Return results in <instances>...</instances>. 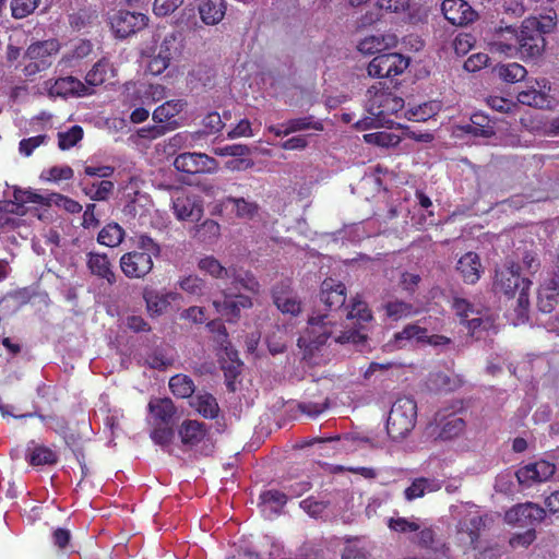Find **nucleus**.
<instances>
[{"label": "nucleus", "instance_id": "obj_45", "mask_svg": "<svg viewBox=\"0 0 559 559\" xmlns=\"http://www.w3.org/2000/svg\"><path fill=\"white\" fill-rule=\"evenodd\" d=\"M498 75L507 83L522 81L526 74V69L518 62L501 64L497 68Z\"/></svg>", "mask_w": 559, "mask_h": 559}, {"label": "nucleus", "instance_id": "obj_15", "mask_svg": "<svg viewBox=\"0 0 559 559\" xmlns=\"http://www.w3.org/2000/svg\"><path fill=\"white\" fill-rule=\"evenodd\" d=\"M556 473V465L546 460H539L520 467L515 472L520 485L531 487L535 483H543L550 479Z\"/></svg>", "mask_w": 559, "mask_h": 559}, {"label": "nucleus", "instance_id": "obj_8", "mask_svg": "<svg viewBox=\"0 0 559 559\" xmlns=\"http://www.w3.org/2000/svg\"><path fill=\"white\" fill-rule=\"evenodd\" d=\"M178 435L185 447L193 449L202 443V453L207 455L213 452L214 443L206 424L194 419H186L179 426Z\"/></svg>", "mask_w": 559, "mask_h": 559}, {"label": "nucleus", "instance_id": "obj_54", "mask_svg": "<svg viewBox=\"0 0 559 559\" xmlns=\"http://www.w3.org/2000/svg\"><path fill=\"white\" fill-rule=\"evenodd\" d=\"M40 0H12L11 10L15 19H24L32 14L38 7Z\"/></svg>", "mask_w": 559, "mask_h": 559}, {"label": "nucleus", "instance_id": "obj_59", "mask_svg": "<svg viewBox=\"0 0 559 559\" xmlns=\"http://www.w3.org/2000/svg\"><path fill=\"white\" fill-rule=\"evenodd\" d=\"M207 328L215 334V342L226 352L230 345L228 333L224 323L219 320H213L207 323Z\"/></svg>", "mask_w": 559, "mask_h": 559}, {"label": "nucleus", "instance_id": "obj_58", "mask_svg": "<svg viewBox=\"0 0 559 559\" xmlns=\"http://www.w3.org/2000/svg\"><path fill=\"white\" fill-rule=\"evenodd\" d=\"M364 140L368 144H374L382 147L396 144V135L386 131H377L364 134Z\"/></svg>", "mask_w": 559, "mask_h": 559}, {"label": "nucleus", "instance_id": "obj_23", "mask_svg": "<svg viewBox=\"0 0 559 559\" xmlns=\"http://www.w3.org/2000/svg\"><path fill=\"white\" fill-rule=\"evenodd\" d=\"M86 265L92 275L106 281L110 286L116 284L117 276L106 253L88 252Z\"/></svg>", "mask_w": 559, "mask_h": 559}, {"label": "nucleus", "instance_id": "obj_7", "mask_svg": "<svg viewBox=\"0 0 559 559\" xmlns=\"http://www.w3.org/2000/svg\"><path fill=\"white\" fill-rule=\"evenodd\" d=\"M334 316L330 313L312 314L308 319V325L298 342H307L313 348L324 345L336 332V323L332 320Z\"/></svg>", "mask_w": 559, "mask_h": 559}, {"label": "nucleus", "instance_id": "obj_10", "mask_svg": "<svg viewBox=\"0 0 559 559\" xmlns=\"http://www.w3.org/2000/svg\"><path fill=\"white\" fill-rule=\"evenodd\" d=\"M173 210L179 221L197 222L203 216V199L197 193L180 189L173 198Z\"/></svg>", "mask_w": 559, "mask_h": 559}, {"label": "nucleus", "instance_id": "obj_16", "mask_svg": "<svg viewBox=\"0 0 559 559\" xmlns=\"http://www.w3.org/2000/svg\"><path fill=\"white\" fill-rule=\"evenodd\" d=\"M272 299L282 313L298 316L301 312V301L294 293L289 280L281 281L272 287Z\"/></svg>", "mask_w": 559, "mask_h": 559}, {"label": "nucleus", "instance_id": "obj_28", "mask_svg": "<svg viewBox=\"0 0 559 559\" xmlns=\"http://www.w3.org/2000/svg\"><path fill=\"white\" fill-rule=\"evenodd\" d=\"M14 201L4 202L0 210L13 214H24V205L28 203L41 204L44 198L32 190L15 188L13 191Z\"/></svg>", "mask_w": 559, "mask_h": 559}, {"label": "nucleus", "instance_id": "obj_41", "mask_svg": "<svg viewBox=\"0 0 559 559\" xmlns=\"http://www.w3.org/2000/svg\"><path fill=\"white\" fill-rule=\"evenodd\" d=\"M282 127H286V133H294L309 129H313L316 131L324 130L323 122L321 120H314L313 116L289 119L284 122Z\"/></svg>", "mask_w": 559, "mask_h": 559}, {"label": "nucleus", "instance_id": "obj_55", "mask_svg": "<svg viewBox=\"0 0 559 559\" xmlns=\"http://www.w3.org/2000/svg\"><path fill=\"white\" fill-rule=\"evenodd\" d=\"M48 139L49 138L47 134H38L35 136L22 139L19 143V152L21 155L29 157L37 147L46 144Z\"/></svg>", "mask_w": 559, "mask_h": 559}, {"label": "nucleus", "instance_id": "obj_38", "mask_svg": "<svg viewBox=\"0 0 559 559\" xmlns=\"http://www.w3.org/2000/svg\"><path fill=\"white\" fill-rule=\"evenodd\" d=\"M169 390L177 399L193 397L195 385L191 377L182 373L173 376L168 382Z\"/></svg>", "mask_w": 559, "mask_h": 559}, {"label": "nucleus", "instance_id": "obj_31", "mask_svg": "<svg viewBox=\"0 0 559 559\" xmlns=\"http://www.w3.org/2000/svg\"><path fill=\"white\" fill-rule=\"evenodd\" d=\"M442 488V480L437 478L418 477L404 490L407 501L424 497L426 493L436 492Z\"/></svg>", "mask_w": 559, "mask_h": 559}, {"label": "nucleus", "instance_id": "obj_27", "mask_svg": "<svg viewBox=\"0 0 559 559\" xmlns=\"http://www.w3.org/2000/svg\"><path fill=\"white\" fill-rule=\"evenodd\" d=\"M79 186L82 192L93 201H107L115 189L111 180H93L88 177H80Z\"/></svg>", "mask_w": 559, "mask_h": 559}, {"label": "nucleus", "instance_id": "obj_11", "mask_svg": "<svg viewBox=\"0 0 559 559\" xmlns=\"http://www.w3.org/2000/svg\"><path fill=\"white\" fill-rule=\"evenodd\" d=\"M546 516V511L533 502L520 503L508 510L504 514L507 523L519 527L534 528Z\"/></svg>", "mask_w": 559, "mask_h": 559}, {"label": "nucleus", "instance_id": "obj_5", "mask_svg": "<svg viewBox=\"0 0 559 559\" xmlns=\"http://www.w3.org/2000/svg\"><path fill=\"white\" fill-rule=\"evenodd\" d=\"M157 52L148 61L147 71L153 75L162 74L173 60L180 57L183 50V36L179 31H171L164 35L157 46Z\"/></svg>", "mask_w": 559, "mask_h": 559}, {"label": "nucleus", "instance_id": "obj_46", "mask_svg": "<svg viewBox=\"0 0 559 559\" xmlns=\"http://www.w3.org/2000/svg\"><path fill=\"white\" fill-rule=\"evenodd\" d=\"M221 235V225L213 219H205L202 224L197 226L195 237L198 240L212 243Z\"/></svg>", "mask_w": 559, "mask_h": 559}, {"label": "nucleus", "instance_id": "obj_44", "mask_svg": "<svg viewBox=\"0 0 559 559\" xmlns=\"http://www.w3.org/2000/svg\"><path fill=\"white\" fill-rule=\"evenodd\" d=\"M228 203H233L235 206L236 215L239 218H253L259 211V205L257 202L248 201L243 198H234L227 197L224 201Z\"/></svg>", "mask_w": 559, "mask_h": 559}, {"label": "nucleus", "instance_id": "obj_50", "mask_svg": "<svg viewBox=\"0 0 559 559\" xmlns=\"http://www.w3.org/2000/svg\"><path fill=\"white\" fill-rule=\"evenodd\" d=\"M229 280L231 281V284L236 290L241 287L255 295L260 292L259 282L253 275L249 273H246L245 276H241L240 274H237L236 270L233 267L231 276Z\"/></svg>", "mask_w": 559, "mask_h": 559}, {"label": "nucleus", "instance_id": "obj_14", "mask_svg": "<svg viewBox=\"0 0 559 559\" xmlns=\"http://www.w3.org/2000/svg\"><path fill=\"white\" fill-rule=\"evenodd\" d=\"M120 269L128 278H144L153 270V259L147 252L133 250L126 252L119 260Z\"/></svg>", "mask_w": 559, "mask_h": 559}, {"label": "nucleus", "instance_id": "obj_21", "mask_svg": "<svg viewBox=\"0 0 559 559\" xmlns=\"http://www.w3.org/2000/svg\"><path fill=\"white\" fill-rule=\"evenodd\" d=\"M147 411L152 424H174L177 407L170 397H151Z\"/></svg>", "mask_w": 559, "mask_h": 559}, {"label": "nucleus", "instance_id": "obj_30", "mask_svg": "<svg viewBox=\"0 0 559 559\" xmlns=\"http://www.w3.org/2000/svg\"><path fill=\"white\" fill-rule=\"evenodd\" d=\"M225 0H202L198 11L201 21L206 25H217L226 14Z\"/></svg>", "mask_w": 559, "mask_h": 559}, {"label": "nucleus", "instance_id": "obj_63", "mask_svg": "<svg viewBox=\"0 0 559 559\" xmlns=\"http://www.w3.org/2000/svg\"><path fill=\"white\" fill-rule=\"evenodd\" d=\"M329 407V399H324L323 402H301L298 404V409L302 413L308 415L309 417H317L320 414H322L325 409Z\"/></svg>", "mask_w": 559, "mask_h": 559}, {"label": "nucleus", "instance_id": "obj_18", "mask_svg": "<svg viewBox=\"0 0 559 559\" xmlns=\"http://www.w3.org/2000/svg\"><path fill=\"white\" fill-rule=\"evenodd\" d=\"M228 290V288L223 289L224 300H214L213 306L221 316L233 322L240 317L241 309L252 307V300L246 295L233 294Z\"/></svg>", "mask_w": 559, "mask_h": 559}, {"label": "nucleus", "instance_id": "obj_22", "mask_svg": "<svg viewBox=\"0 0 559 559\" xmlns=\"http://www.w3.org/2000/svg\"><path fill=\"white\" fill-rule=\"evenodd\" d=\"M179 294L175 292H159L152 288H145L143 292L146 310L152 318L164 314L170 306V302L177 300Z\"/></svg>", "mask_w": 559, "mask_h": 559}, {"label": "nucleus", "instance_id": "obj_12", "mask_svg": "<svg viewBox=\"0 0 559 559\" xmlns=\"http://www.w3.org/2000/svg\"><path fill=\"white\" fill-rule=\"evenodd\" d=\"M519 33L520 28L518 29L512 25L495 28L488 40L490 52L503 55L509 58H516V46L520 43Z\"/></svg>", "mask_w": 559, "mask_h": 559}, {"label": "nucleus", "instance_id": "obj_13", "mask_svg": "<svg viewBox=\"0 0 559 559\" xmlns=\"http://www.w3.org/2000/svg\"><path fill=\"white\" fill-rule=\"evenodd\" d=\"M174 167L181 173L189 175L215 173L218 163L215 158L204 153H182L174 160Z\"/></svg>", "mask_w": 559, "mask_h": 559}, {"label": "nucleus", "instance_id": "obj_17", "mask_svg": "<svg viewBox=\"0 0 559 559\" xmlns=\"http://www.w3.org/2000/svg\"><path fill=\"white\" fill-rule=\"evenodd\" d=\"M319 300L328 312H337L345 305L346 287L342 282L325 278L320 288Z\"/></svg>", "mask_w": 559, "mask_h": 559}, {"label": "nucleus", "instance_id": "obj_51", "mask_svg": "<svg viewBox=\"0 0 559 559\" xmlns=\"http://www.w3.org/2000/svg\"><path fill=\"white\" fill-rule=\"evenodd\" d=\"M83 138V129L80 126H73L66 132L58 133V146L60 150H69L78 144Z\"/></svg>", "mask_w": 559, "mask_h": 559}, {"label": "nucleus", "instance_id": "obj_35", "mask_svg": "<svg viewBox=\"0 0 559 559\" xmlns=\"http://www.w3.org/2000/svg\"><path fill=\"white\" fill-rule=\"evenodd\" d=\"M124 229L116 222L106 224L97 235V242L102 246L116 248L124 239Z\"/></svg>", "mask_w": 559, "mask_h": 559}, {"label": "nucleus", "instance_id": "obj_6", "mask_svg": "<svg viewBox=\"0 0 559 559\" xmlns=\"http://www.w3.org/2000/svg\"><path fill=\"white\" fill-rule=\"evenodd\" d=\"M60 50V43L57 39H47L32 44L25 51L24 59L28 62L23 68L26 76L35 75L45 71L52 64L55 56Z\"/></svg>", "mask_w": 559, "mask_h": 559}, {"label": "nucleus", "instance_id": "obj_49", "mask_svg": "<svg viewBox=\"0 0 559 559\" xmlns=\"http://www.w3.org/2000/svg\"><path fill=\"white\" fill-rule=\"evenodd\" d=\"M179 287L189 295L202 296L206 292V283L197 275H189L178 282Z\"/></svg>", "mask_w": 559, "mask_h": 559}, {"label": "nucleus", "instance_id": "obj_29", "mask_svg": "<svg viewBox=\"0 0 559 559\" xmlns=\"http://www.w3.org/2000/svg\"><path fill=\"white\" fill-rule=\"evenodd\" d=\"M456 270L466 284H475L480 278L481 273L479 255L472 251L466 252L459 259Z\"/></svg>", "mask_w": 559, "mask_h": 559}, {"label": "nucleus", "instance_id": "obj_60", "mask_svg": "<svg viewBox=\"0 0 559 559\" xmlns=\"http://www.w3.org/2000/svg\"><path fill=\"white\" fill-rule=\"evenodd\" d=\"M348 319H357L360 323L369 322L372 319V313L366 302L357 300L352 305L350 310L347 312Z\"/></svg>", "mask_w": 559, "mask_h": 559}, {"label": "nucleus", "instance_id": "obj_19", "mask_svg": "<svg viewBox=\"0 0 559 559\" xmlns=\"http://www.w3.org/2000/svg\"><path fill=\"white\" fill-rule=\"evenodd\" d=\"M441 10L452 25L463 26L477 19V12L465 0H443Z\"/></svg>", "mask_w": 559, "mask_h": 559}, {"label": "nucleus", "instance_id": "obj_56", "mask_svg": "<svg viewBox=\"0 0 559 559\" xmlns=\"http://www.w3.org/2000/svg\"><path fill=\"white\" fill-rule=\"evenodd\" d=\"M108 64L104 61L96 62L87 72L85 81L91 86L102 85L107 79Z\"/></svg>", "mask_w": 559, "mask_h": 559}, {"label": "nucleus", "instance_id": "obj_9", "mask_svg": "<svg viewBox=\"0 0 559 559\" xmlns=\"http://www.w3.org/2000/svg\"><path fill=\"white\" fill-rule=\"evenodd\" d=\"M409 64L408 58L397 52L376 56L368 64L367 72L372 78H394L403 73Z\"/></svg>", "mask_w": 559, "mask_h": 559}, {"label": "nucleus", "instance_id": "obj_61", "mask_svg": "<svg viewBox=\"0 0 559 559\" xmlns=\"http://www.w3.org/2000/svg\"><path fill=\"white\" fill-rule=\"evenodd\" d=\"M477 317L468 318L464 321L472 335L479 331H487L492 326V320L487 316H480L479 311L475 312Z\"/></svg>", "mask_w": 559, "mask_h": 559}, {"label": "nucleus", "instance_id": "obj_37", "mask_svg": "<svg viewBox=\"0 0 559 559\" xmlns=\"http://www.w3.org/2000/svg\"><path fill=\"white\" fill-rule=\"evenodd\" d=\"M558 283L554 280L549 285L543 286L538 292L537 307L544 313L554 311L558 304L559 292Z\"/></svg>", "mask_w": 559, "mask_h": 559}, {"label": "nucleus", "instance_id": "obj_34", "mask_svg": "<svg viewBox=\"0 0 559 559\" xmlns=\"http://www.w3.org/2000/svg\"><path fill=\"white\" fill-rule=\"evenodd\" d=\"M428 330L418 325L417 323L406 324L402 331L394 334V343L399 348L406 346V343L416 342L423 344L424 338L427 337Z\"/></svg>", "mask_w": 559, "mask_h": 559}, {"label": "nucleus", "instance_id": "obj_57", "mask_svg": "<svg viewBox=\"0 0 559 559\" xmlns=\"http://www.w3.org/2000/svg\"><path fill=\"white\" fill-rule=\"evenodd\" d=\"M299 507L311 518H319L328 509V501L316 500L314 497L310 496L300 501Z\"/></svg>", "mask_w": 559, "mask_h": 559}, {"label": "nucleus", "instance_id": "obj_64", "mask_svg": "<svg viewBox=\"0 0 559 559\" xmlns=\"http://www.w3.org/2000/svg\"><path fill=\"white\" fill-rule=\"evenodd\" d=\"M182 3L183 0H155L153 11L158 16H167L174 13Z\"/></svg>", "mask_w": 559, "mask_h": 559}, {"label": "nucleus", "instance_id": "obj_4", "mask_svg": "<svg viewBox=\"0 0 559 559\" xmlns=\"http://www.w3.org/2000/svg\"><path fill=\"white\" fill-rule=\"evenodd\" d=\"M544 34L545 29L537 17H526L520 26L516 58L527 60L540 57L546 46Z\"/></svg>", "mask_w": 559, "mask_h": 559}, {"label": "nucleus", "instance_id": "obj_1", "mask_svg": "<svg viewBox=\"0 0 559 559\" xmlns=\"http://www.w3.org/2000/svg\"><path fill=\"white\" fill-rule=\"evenodd\" d=\"M404 105V99L394 88L386 86L384 82H377L366 93V109L370 116L358 120L355 128L364 131L384 126L391 122L389 117L402 110Z\"/></svg>", "mask_w": 559, "mask_h": 559}, {"label": "nucleus", "instance_id": "obj_24", "mask_svg": "<svg viewBox=\"0 0 559 559\" xmlns=\"http://www.w3.org/2000/svg\"><path fill=\"white\" fill-rule=\"evenodd\" d=\"M188 103L186 99H170L165 102L164 104L159 105L155 110L153 111V120L157 123H168L167 129L174 130L178 127V123L176 121H173V119L178 116L180 112L185 110Z\"/></svg>", "mask_w": 559, "mask_h": 559}, {"label": "nucleus", "instance_id": "obj_47", "mask_svg": "<svg viewBox=\"0 0 559 559\" xmlns=\"http://www.w3.org/2000/svg\"><path fill=\"white\" fill-rule=\"evenodd\" d=\"M150 433L152 441L160 447H168L175 437L174 424H152Z\"/></svg>", "mask_w": 559, "mask_h": 559}, {"label": "nucleus", "instance_id": "obj_25", "mask_svg": "<svg viewBox=\"0 0 559 559\" xmlns=\"http://www.w3.org/2000/svg\"><path fill=\"white\" fill-rule=\"evenodd\" d=\"M49 95L55 97H74L86 94V86L74 76L57 79L48 88Z\"/></svg>", "mask_w": 559, "mask_h": 559}, {"label": "nucleus", "instance_id": "obj_20", "mask_svg": "<svg viewBox=\"0 0 559 559\" xmlns=\"http://www.w3.org/2000/svg\"><path fill=\"white\" fill-rule=\"evenodd\" d=\"M147 16L143 13L119 11L112 26L119 37H127L146 26Z\"/></svg>", "mask_w": 559, "mask_h": 559}, {"label": "nucleus", "instance_id": "obj_26", "mask_svg": "<svg viewBox=\"0 0 559 559\" xmlns=\"http://www.w3.org/2000/svg\"><path fill=\"white\" fill-rule=\"evenodd\" d=\"M438 438L448 441L460 437L466 429V421L455 413H439Z\"/></svg>", "mask_w": 559, "mask_h": 559}, {"label": "nucleus", "instance_id": "obj_52", "mask_svg": "<svg viewBox=\"0 0 559 559\" xmlns=\"http://www.w3.org/2000/svg\"><path fill=\"white\" fill-rule=\"evenodd\" d=\"M141 199H145V195H142L139 191H134L133 194H128V200L122 207V214L128 222L143 214V205L140 204Z\"/></svg>", "mask_w": 559, "mask_h": 559}, {"label": "nucleus", "instance_id": "obj_43", "mask_svg": "<svg viewBox=\"0 0 559 559\" xmlns=\"http://www.w3.org/2000/svg\"><path fill=\"white\" fill-rule=\"evenodd\" d=\"M485 119L486 117L483 115H473L471 118V123L462 126L461 130L464 133L472 134L474 136L490 138L495 134V130L492 126L483 124Z\"/></svg>", "mask_w": 559, "mask_h": 559}, {"label": "nucleus", "instance_id": "obj_3", "mask_svg": "<svg viewBox=\"0 0 559 559\" xmlns=\"http://www.w3.org/2000/svg\"><path fill=\"white\" fill-rule=\"evenodd\" d=\"M417 420V404L408 396L399 397L392 405L388 420L386 431L394 440L404 439L415 427Z\"/></svg>", "mask_w": 559, "mask_h": 559}, {"label": "nucleus", "instance_id": "obj_32", "mask_svg": "<svg viewBox=\"0 0 559 559\" xmlns=\"http://www.w3.org/2000/svg\"><path fill=\"white\" fill-rule=\"evenodd\" d=\"M190 406L202 417L214 419L218 416L219 406L216 399L209 392H199L191 401Z\"/></svg>", "mask_w": 559, "mask_h": 559}, {"label": "nucleus", "instance_id": "obj_33", "mask_svg": "<svg viewBox=\"0 0 559 559\" xmlns=\"http://www.w3.org/2000/svg\"><path fill=\"white\" fill-rule=\"evenodd\" d=\"M27 448L26 460L32 466L52 465L58 461L57 453L48 447L37 445L34 441Z\"/></svg>", "mask_w": 559, "mask_h": 559}, {"label": "nucleus", "instance_id": "obj_62", "mask_svg": "<svg viewBox=\"0 0 559 559\" xmlns=\"http://www.w3.org/2000/svg\"><path fill=\"white\" fill-rule=\"evenodd\" d=\"M136 246L140 252H147L151 259H153V257L157 258L160 254V246L146 234L138 236Z\"/></svg>", "mask_w": 559, "mask_h": 559}, {"label": "nucleus", "instance_id": "obj_36", "mask_svg": "<svg viewBox=\"0 0 559 559\" xmlns=\"http://www.w3.org/2000/svg\"><path fill=\"white\" fill-rule=\"evenodd\" d=\"M518 100L523 105L539 109L550 108L552 104V98L549 94L534 87L520 92Z\"/></svg>", "mask_w": 559, "mask_h": 559}, {"label": "nucleus", "instance_id": "obj_39", "mask_svg": "<svg viewBox=\"0 0 559 559\" xmlns=\"http://www.w3.org/2000/svg\"><path fill=\"white\" fill-rule=\"evenodd\" d=\"M198 267L212 277L219 280H229L233 272L231 267L227 269L223 266L221 262L212 255L202 258L198 263Z\"/></svg>", "mask_w": 559, "mask_h": 559}, {"label": "nucleus", "instance_id": "obj_53", "mask_svg": "<svg viewBox=\"0 0 559 559\" xmlns=\"http://www.w3.org/2000/svg\"><path fill=\"white\" fill-rule=\"evenodd\" d=\"M334 341L338 344H362L367 340V335L361 332L360 328H350L334 334Z\"/></svg>", "mask_w": 559, "mask_h": 559}, {"label": "nucleus", "instance_id": "obj_48", "mask_svg": "<svg viewBox=\"0 0 559 559\" xmlns=\"http://www.w3.org/2000/svg\"><path fill=\"white\" fill-rule=\"evenodd\" d=\"M524 11V5L519 0H503L497 16L500 17L501 23H507V20L521 17Z\"/></svg>", "mask_w": 559, "mask_h": 559}, {"label": "nucleus", "instance_id": "obj_40", "mask_svg": "<svg viewBox=\"0 0 559 559\" xmlns=\"http://www.w3.org/2000/svg\"><path fill=\"white\" fill-rule=\"evenodd\" d=\"M383 308L386 317L394 321L405 319L418 313L412 304L399 299L388 301Z\"/></svg>", "mask_w": 559, "mask_h": 559}, {"label": "nucleus", "instance_id": "obj_42", "mask_svg": "<svg viewBox=\"0 0 559 559\" xmlns=\"http://www.w3.org/2000/svg\"><path fill=\"white\" fill-rule=\"evenodd\" d=\"M440 109V106L435 102L424 103L416 107L408 108L404 116L408 120L412 121H427L428 119L435 117Z\"/></svg>", "mask_w": 559, "mask_h": 559}, {"label": "nucleus", "instance_id": "obj_2", "mask_svg": "<svg viewBox=\"0 0 559 559\" xmlns=\"http://www.w3.org/2000/svg\"><path fill=\"white\" fill-rule=\"evenodd\" d=\"M520 265L515 262H508L495 271L492 288L496 294L504 295L507 298H516L518 319H527L530 308V288L532 282L522 277Z\"/></svg>", "mask_w": 559, "mask_h": 559}]
</instances>
